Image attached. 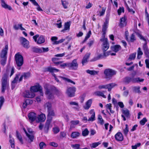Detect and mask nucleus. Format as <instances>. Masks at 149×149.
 Returning <instances> with one entry per match:
<instances>
[{"label": "nucleus", "mask_w": 149, "mask_h": 149, "mask_svg": "<svg viewBox=\"0 0 149 149\" xmlns=\"http://www.w3.org/2000/svg\"><path fill=\"white\" fill-rule=\"evenodd\" d=\"M116 72L113 70L108 68L106 69L104 72V73L107 79H110L112 77L116 74Z\"/></svg>", "instance_id": "1"}, {"label": "nucleus", "mask_w": 149, "mask_h": 149, "mask_svg": "<svg viewBox=\"0 0 149 149\" xmlns=\"http://www.w3.org/2000/svg\"><path fill=\"white\" fill-rule=\"evenodd\" d=\"M15 61L17 66H21L24 63L23 58L22 55L19 54H17L15 56Z\"/></svg>", "instance_id": "2"}, {"label": "nucleus", "mask_w": 149, "mask_h": 149, "mask_svg": "<svg viewBox=\"0 0 149 149\" xmlns=\"http://www.w3.org/2000/svg\"><path fill=\"white\" fill-rule=\"evenodd\" d=\"M30 90L34 93L39 91L41 95L43 96V93L42 90V88L39 85L31 86L30 88Z\"/></svg>", "instance_id": "3"}, {"label": "nucleus", "mask_w": 149, "mask_h": 149, "mask_svg": "<svg viewBox=\"0 0 149 149\" xmlns=\"http://www.w3.org/2000/svg\"><path fill=\"white\" fill-rule=\"evenodd\" d=\"M76 88L74 87L68 88H67L66 93L69 97H73L75 96Z\"/></svg>", "instance_id": "4"}, {"label": "nucleus", "mask_w": 149, "mask_h": 149, "mask_svg": "<svg viewBox=\"0 0 149 149\" xmlns=\"http://www.w3.org/2000/svg\"><path fill=\"white\" fill-rule=\"evenodd\" d=\"M78 64L77 60L74 59L71 63L69 62V68L72 70H77V69Z\"/></svg>", "instance_id": "5"}, {"label": "nucleus", "mask_w": 149, "mask_h": 149, "mask_svg": "<svg viewBox=\"0 0 149 149\" xmlns=\"http://www.w3.org/2000/svg\"><path fill=\"white\" fill-rule=\"evenodd\" d=\"M45 89V94L48 95V98L52 99L54 98L53 95L51 91L49 89V85L48 84H46L44 86Z\"/></svg>", "instance_id": "6"}, {"label": "nucleus", "mask_w": 149, "mask_h": 149, "mask_svg": "<svg viewBox=\"0 0 149 149\" xmlns=\"http://www.w3.org/2000/svg\"><path fill=\"white\" fill-rule=\"evenodd\" d=\"M35 95L34 93L32 92L30 90L25 91L23 93V96L24 97L28 98H33L34 97Z\"/></svg>", "instance_id": "7"}, {"label": "nucleus", "mask_w": 149, "mask_h": 149, "mask_svg": "<svg viewBox=\"0 0 149 149\" xmlns=\"http://www.w3.org/2000/svg\"><path fill=\"white\" fill-rule=\"evenodd\" d=\"M28 117L29 122L31 123H32L36 120L37 116L35 113L31 112L29 114Z\"/></svg>", "instance_id": "8"}, {"label": "nucleus", "mask_w": 149, "mask_h": 149, "mask_svg": "<svg viewBox=\"0 0 149 149\" xmlns=\"http://www.w3.org/2000/svg\"><path fill=\"white\" fill-rule=\"evenodd\" d=\"M8 45H5L4 48H3L0 54L1 58L7 57V54L8 50Z\"/></svg>", "instance_id": "9"}, {"label": "nucleus", "mask_w": 149, "mask_h": 149, "mask_svg": "<svg viewBox=\"0 0 149 149\" xmlns=\"http://www.w3.org/2000/svg\"><path fill=\"white\" fill-rule=\"evenodd\" d=\"M21 40L22 41V44L23 46L26 48H28L29 47V42L25 38L22 37L21 38Z\"/></svg>", "instance_id": "10"}, {"label": "nucleus", "mask_w": 149, "mask_h": 149, "mask_svg": "<svg viewBox=\"0 0 149 149\" xmlns=\"http://www.w3.org/2000/svg\"><path fill=\"white\" fill-rule=\"evenodd\" d=\"M8 86V81H1V92L4 93Z\"/></svg>", "instance_id": "11"}, {"label": "nucleus", "mask_w": 149, "mask_h": 149, "mask_svg": "<svg viewBox=\"0 0 149 149\" xmlns=\"http://www.w3.org/2000/svg\"><path fill=\"white\" fill-rule=\"evenodd\" d=\"M48 114L47 117V119L52 121V118L55 115V113L53 110H49L48 111Z\"/></svg>", "instance_id": "12"}, {"label": "nucleus", "mask_w": 149, "mask_h": 149, "mask_svg": "<svg viewBox=\"0 0 149 149\" xmlns=\"http://www.w3.org/2000/svg\"><path fill=\"white\" fill-rule=\"evenodd\" d=\"M38 120H36V121L38 122L39 121H44L46 119V117L45 114L43 113H41L37 117Z\"/></svg>", "instance_id": "13"}, {"label": "nucleus", "mask_w": 149, "mask_h": 149, "mask_svg": "<svg viewBox=\"0 0 149 149\" xmlns=\"http://www.w3.org/2000/svg\"><path fill=\"white\" fill-rule=\"evenodd\" d=\"M143 49L146 57L149 58V49L148 46H143Z\"/></svg>", "instance_id": "14"}, {"label": "nucleus", "mask_w": 149, "mask_h": 149, "mask_svg": "<svg viewBox=\"0 0 149 149\" xmlns=\"http://www.w3.org/2000/svg\"><path fill=\"white\" fill-rule=\"evenodd\" d=\"M32 100L29 99H27L25 100L23 104V107L24 108H26L28 105L31 104L33 103Z\"/></svg>", "instance_id": "15"}, {"label": "nucleus", "mask_w": 149, "mask_h": 149, "mask_svg": "<svg viewBox=\"0 0 149 149\" xmlns=\"http://www.w3.org/2000/svg\"><path fill=\"white\" fill-rule=\"evenodd\" d=\"M90 55L91 53H86L84 56L82 61L83 65H84L87 62V60L89 58Z\"/></svg>", "instance_id": "16"}, {"label": "nucleus", "mask_w": 149, "mask_h": 149, "mask_svg": "<svg viewBox=\"0 0 149 149\" xmlns=\"http://www.w3.org/2000/svg\"><path fill=\"white\" fill-rule=\"evenodd\" d=\"M89 113L91 115V117L88 119V121H93L95 120V113L93 110L92 109L89 111Z\"/></svg>", "instance_id": "17"}, {"label": "nucleus", "mask_w": 149, "mask_h": 149, "mask_svg": "<svg viewBox=\"0 0 149 149\" xmlns=\"http://www.w3.org/2000/svg\"><path fill=\"white\" fill-rule=\"evenodd\" d=\"M115 138L117 141H122L123 139L122 134L120 132L117 133L115 135Z\"/></svg>", "instance_id": "18"}, {"label": "nucleus", "mask_w": 149, "mask_h": 149, "mask_svg": "<svg viewBox=\"0 0 149 149\" xmlns=\"http://www.w3.org/2000/svg\"><path fill=\"white\" fill-rule=\"evenodd\" d=\"M1 5L5 9H7L9 10L12 9L10 6L6 4L4 0H1Z\"/></svg>", "instance_id": "19"}, {"label": "nucleus", "mask_w": 149, "mask_h": 149, "mask_svg": "<svg viewBox=\"0 0 149 149\" xmlns=\"http://www.w3.org/2000/svg\"><path fill=\"white\" fill-rule=\"evenodd\" d=\"M71 125L70 126V129L74 128L76 125L79 123V121L77 120H74L71 121Z\"/></svg>", "instance_id": "20"}, {"label": "nucleus", "mask_w": 149, "mask_h": 149, "mask_svg": "<svg viewBox=\"0 0 149 149\" xmlns=\"http://www.w3.org/2000/svg\"><path fill=\"white\" fill-rule=\"evenodd\" d=\"M45 71H48L51 73L58 72L59 70L52 67H49L46 69Z\"/></svg>", "instance_id": "21"}, {"label": "nucleus", "mask_w": 149, "mask_h": 149, "mask_svg": "<svg viewBox=\"0 0 149 149\" xmlns=\"http://www.w3.org/2000/svg\"><path fill=\"white\" fill-rule=\"evenodd\" d=\"M92 103V100L91 99L89 100L86 103V105L84 106V109H88L91 107Z\"/></svg>", "instance_id": "22"}, {"label": "nucleus", "mask_w": 149, "mask_h": 149, "mask_svg": "<svg viewBox=\"0 0 149 149\" xmlns=\"http://www.w3.org/2000/svg\"><path fill=\"white\" fill-rule=\"evenodd\" d=\"M132 82L133 83L143 82L144 80L143 79H141L139 77L134 78V77H132Z\"/></svg>", "instance_id": "23"}, {"label": "nucleus", "mask_w": 149, "mask_h": 149, "mask_svg": "<svg viewBox=\"0 0 149 149\" xmlns=\"http://www.w3.org/2000/svg\"><path fill=\"white\" fill-rule=\"evenodd\" d=\"M111 48L113 51L116 52L119 50H120L121 49V48L120 45H117L112 46Z\"/></svg>", "instance_id": "24"}, {"label": "nucleus", "mask_w": 149, "mask_h": 149, "mask_svg": "<svg viewBox=\"0 0 149 149\" xmlns=\"http://www.w3.org/2000/svg\"><path fill=\"white\" fill-rule=\"evenodd\" d=\"M107 26L108 23L107 22H105L103 26L102 29V36L104 37H105Z\"/></svg>", "instance_id": "25"}, {"label": "nucleus", "mask_w": 149, "mask_h": 149, "mask_svg": "<svg viewBox=\"0 0 149 149\" xmlns=\"http://www.w3.org/2000/svg\"><path fill=\"white\" fill-rule=\"evenodd\" d=\"M109 48V44L107 41H105L103 43L102 50L103 52H105Z\"/></svg>", "instance_id": "26"}, {"label": "nucleus", "mask_w": 149, "mask_h": 149, "mask_svg": "<svg viewBox=\"0 0 149 149\" xmlns=\"http://www.w3.org/2000/svg\"><path fill=\"white\" fill-rule=\"evenodd\" d=\"M45 42V38L42 36H40L37 40V43L38 44H41L44 43Z\"/></svg>", "instance_id": "27"}, {"label": "nucleus", "mask_w": 149, "mask_h": 149, "mask_svg": "<svg viewBox=\"0 0 149 149\" xmlns=\"http://www.w3.org/2000/svg\"><path fill=\"white\" fill-rule=\"evenodd\" d=\"M52 121L47 119L44 127L45 131H47L49 130L50 125Z\"/></svg>", "instance_id": "28"}, {"label": "nucleus", "mask_w": 149, "mask_h": 149, "mask_svg": "<svg viewBox=\"0 0 149 149\" xmlns=\"http://www.w3.org/2000/svg\"><path fill=\"white\" fill-rule=\"evenodd\" d=\"M139 37L141 40H142L145 42L143 44V46H144V45L147 46V44L148 43V38H147L144 37L141 35H139Z\"/></svg>", "instance_id": "29"}, {"label": "nucleus", "mask_w": 149, "mask_h": 149, "mask_svg": "<svg viewBox=\"0 0 149 149\" xmlns=\"http://www.w3.org/2000/svg\"><path fill=\"white\" fill-rule=\"evenodd\" d=\"M80 133L77 132H73L71 135V137L73 139L76 138L78 137L80 135Z\"/></svg>", "instance_id": "30"}, {"label": "nucleus", "mask_w": 149, "mask_h": 149, "mask_svg": "<svg viewBox=\"0 0 149 149\" xmlns=\"http://www.w3.org/2000/svg\"><path fill=\"white\" fill-rule=\"evenodd\" d=\"M8 72L6 71L5 73L4 74L2 77L1 81H8Z\"/></svg>", "instance_id": "31"}, {"label": "nucleus", "mask_w": 149, "mask_h": 149, "mask_svg": "<svg viewBox=\"0 0 149 149\" xmlns=\"http://www.w3.org/2000/svg\"><path fill=\"white\" fill-rule=\"evenodd\" d=\"M104 58V56L102 54H99L96 56L95 57L92 59V61H95L97 60Z\"/></svg>", "instance_id": "32"}, {"label": "nucleus", "mask_w": 149, "mask_h": 149, "mask_svg": "<svg viewBox=\"0 0 149 149\" xmlns=\"http://www.w3.org/2000/svg\"><path fill=\"white\" fill-rule=\"evenodd\" d=\"M126 19L124 17H122L120 19L119 26L121 27H123L125 25Z\"/></svg>", "instance_id": "33"}, {"label": "nucleus", "mask_w": 149, "mask_h": 149, "mask_svg": "<svg viewBox=\"0 0 149 149\" xmlns=\"http://www.w3.org/2000/svg\"><path fill=\"white\" fill-rule=\"evenodd\" d=\"M23 130L26 134V136L30 140V141L31 142H32L33 141L34 139V136L32 135H30V134H28L25 128H23Z\"/></svg>", "instance_id": "34"}, {"label": "nucleus", "mask_w": 149, "mask_h": 149, "mask_svg": "<svg viewBox=\"0 0 149 149\" xmlns=\"http://www.w3.org/2000/svg\"><path fill=\"white\" fill-rule=\"evenodd\" d=\"M94 94L98 96H102L104 98H106V96L104 95L102 92L97 91L95 92Z\"/></svg>", "instance_id": "35"}, {"label": "nucleus", "mask_w": 149, "mask_h": 149, "mask_svg": "<svg viewBox=\"0 0 149 149\" xmlns=\"http://www.w3.org/2000/svg\"><path fill=\"white\" fill-rule=\"evenodd\" d=\"M140 87L139 86H133L132 87L133 91L135 93H141V91L140 90Z\"/></svg>", "instance_id": "36"}, {"label": "nucleus", "mask_w": 149, "mask_h": 149, "mask_svg": "<svg viewBox=\"0 0 149 149\" xmlns=\"http://www.w3.org/2000/svg\"><path fill=\"white\" fill-rule=\"evenodd\" d=\"M143 54V52L141 50V49L140 47H139L137 50V58L138 59H140L142 55Z\"/></svg>", "instance_id": "37"}, {"label": "nucleus", "mask_w": 149, "mask_h": 149, "mask_svg": "<svg viewBox=\"0 0 149 149\" xmlns=\"http://www.w3.org/2000/svg\"><path fill=\"white\" fill-rule=\"evenodd\" d=\"M70 24L69 22H67L65 24L64 29L62 30L61 31L62 32H64L65 31L67 30H69L70 29Z\"/></svg>", "instance_id": "38"}, {"label": "nucleus", "mask_w": 149, "mask_h": 149, "mask_svg": "<svg viewBox=\"0 0 149 149\" xmlns=\"http://www.w3.org/2000/svg\"><path fill=\"white\" fill-rule=\"evenodd\" d=\"M106 108L107 109V111L109 113L110 115V114L109 113L108 111V110H109L110 112L112 113H113L114 112V111L113 110H111V105L110 104H107L106 106Z\"/></svg>", "instance_id": "39"}, {"label": "nucleus", "mask_w": 149, "mask_h": 149, "mask_svg": "<svg viewBox=\"0 0 149 149\" xmlns=\"http://www.w3.org/2000/svg\"><path fill=\"white\" fill-rule=\"evenodd\" d=\"M80 145L79 144H74L71 145V147L74 149H89L86 147L84 148H80Z\"/></svg>", "instance_id": "40"}, {"label": "nucleus", "mask_w": 149, "mask_h": 149, "mask_svg": "<svg viewBox=\"0 0 149 149\" xmlns=\"http://www.w3.org/2000/svg\"><path fill=\"white\" fill-rule=\"evenodd\" d=\"M32 51L33 52L37 53H42V49L41 48H38L35 47H33L32 48Z\"/></svg>", "instance_id": "41"}, {"label": "nucleus", "mask_w": 149, "mask_h": 149, "mask_svg": "<svg viewBox=\"0 0 149 149\" xmlns=\"http://www.w3.org/2000/svg\"><path fill=\"white\" fill-rule=\"evenodd\" d=\"M86 72L88 74H90L92 75H95L97 74L98 72V71H97L94 70H86Z\"/></svg>", "instance_id": "42"}, {"label": "nucleus", "mask_w": 149, "mask_h": 149, "mask_svg": "<svg viewBox=\"0 0 149 149\" xmlns=\"http://www.w3.org/2000/svg\"><path fill=\"white\" fill-rule=\"evenodd\" d=\"M62 5L64 9L68 8L69 3L65 1L61 0Z\"/></svg>", "instance_id": "43"}, {"label": "nucleus", "mask_w": 149, "mask_h": 149, "mask_svg": "<svg viewBox=\"0 0 149 149\" xmlns=\"http://www.w3.org/2000/svg\"><path fill=\"white\" fill-rule=\"evenodd\" d=\"M9 137L10 138L9 142L11 144V147L12 148H14L15 146L14 139L11 138L10 135H9Z\"/></svg>", "instance_id": "44"}, {"label": "nucleus", "mask_w": 149, "mask_h": 149, "mask_svg": "<svg viewBox=\"0 0 149 149\" xmlns=\"http://www.w3.org/2000/svg\"><path fill=\"white\" fill-rule=\"evenodd\" d=\"M124 81L125 83L128 84L132 82V78L130 77H126L124 79Z\"/></svg>", "instance_id": "45"}, {"label": "nucleus", "mask_w": 149, "mask_h": 149, "mask_svg": "<svg viewBox=\"0 0 149 149\" xmlns=\"http://www.w3.org/2000/svg\"><path fill=\"white\" fill-rule=\"evenodd\" d=\"M16 137L19 140V141L22 144L23 143V141L22 137L21 135L19 134L17 131H16Z\"/></svg>", "instance_id": "46"}, {"label": "nucleus", "mask_w": 149, "mask_h": 149, "mask_svg": "<svg viewBox=\"0 0 149 149\" xmlns=\"http://www.w3.org/2000/svg\"><path fill=\"white\" fill-rule=\"evenodd\" d=\"M122 112L126 117H128L129 116V111L127 109H123L122 110Z\"/></svg>", "instance_id": "47"}, {"label": "nucleus", "mask_w": 149, "mask_h": 149, "mask_svg": "<svg viewBox=\"0 0 149 149\" xmlns=\"http://www.w3.org/2000/svg\"><path fill=\"white\" fill-rule=\"evenodd\" d=\"M98 119L99 123L101 125H103L104 123V121L101 115H98Z\"/></svg>", "instance_id": "48"}, {"label": "nucleus", "mask_w": 149, "mask_h": 149, "mask_svg": "<svg viewBox=\"0 0 149 149\" xmlns=\"http://www.w3.org/2000/svg\"><path fill=\"white\" fill-rule=\"evenodd\" d=\"M24 79H27L31 76V74L29 72H24L22 74Z\"/></svg>", "instance_id": "49"}, {"label": "nucleus", "mask_w": 149, "mask_h": 149, "mask_svg": "<svg viewBox=\"0 0 149 149\" xmlns=\"http://www.w3.org/2000/svg\"><path fill=\"white\" fill-rule=\"evenodd\" d=\"M89 131L87 128H86L82 131V135L84 136L88 135L89 134Z\"/></svg>", "instance_id": "50"}, {"label": "nucleus", "mask_w": 149, "mask_h": 149, "mask_svg": "<svg viewBox=\"0 0 149 149\" xmlns=\"http://www.w3.org/2000/svg\"><path fill=\"white\" fill-rule=\"evenodd\" d=\"M60 67L64 69L66 67L69 68V62L65 63H63L60 65Z\"/></svg>", "instance_id": "51"}, {"label": "nucleus", "mask_w": 149, "mask_h": 149, "mask_svg": "<svg viewBox=\"0 0 149 149\" xmlns=\"http://www.w3.org/2000/svg\"><path fill=\"white\" fill-rule=\"evenodd\" d=\"M123 133L125 135H127L129 132L128 126L127 124L125 125V128L123 130Z\"/></svg>", "instance_id": "52"}, {"label": "nucleus", "mask_w": 149, "mask_h": 149, "mask_svg": "<svg viewBox=\"0 0 149 149\" xmlns=\"http://www.w3.org/2000/svg\"><path fill=\"white\" fill-rule=\"evenodd\" d=\"M1 60L0 62L1 64L3 65H4L6 63L7 57L5 58H1Z\"/></svg>", "instance_id": "53"}, {"label": "nucleus", "mask_w": 149, "mask_h": 149, "mask_svg": "<svg viewBox=\"0 0 149 149\" xmlns=\"http://www.w3.org/2000/svg\"><path fill=\"white\" fill-rule=\"evenodd\" d=\"M53 130L54 134H56L58 133L60 131V129L57 126L54 127L53 128Z\"/></svg>", "instance_id": "54"}, {"label": "nucleus", "mask_w": 149, "mask_h": 149, "mask_svg": "<svg viewBox=\"0 0 149 149\" xmlns=\"http://www.w3.org/2000/svg\"><path fill=\"white\" fill-rule=\"evenodd\" d=\"M136 53L134 52L130 55L129 59L131 60H134L136 56Z\"/></svg>", "instance_id": "55"}, {"label": "nucleus", "mask_w": 149, "mask_h": 149, "mask_svg": "<svg viewBox=\"0 0 149 149\" xmlns=\"http://www.w3.org/2000/svg\"><path fill=\"white\" fill-rule=\"evenodd\" d=\"M60 77L63 80L67 81L68 82H70L73 84H75V83L74 81H72L69 79L63 77Z\"/></svg>", "instance_id": "56"}, {"label": "nucleus", "mask_w": 149, "mask_h": 149, "mask_svg": "<svg viewBox=\"0 0 149 149\" xmlns=\"http://www.w3.org/2000/svg\"><path fill=\"white\" fill-rule=\"evenodd\" d=\"M147 121V120L146 118H144L140 121V123L141 125H145Z\"/></svg>", "instance_id": "57"}, {"label": "nucleus", "mask_w": 149, "mask_h": 149, "mask_svg": "<svg viewBox=\"0 0 149 149\" xmlns=\"http://www.w3.org/2000/svg\"><path fill=\"white\" fill-rule=\"evenodd\" d=\"M4 99L3 97H0V109L1 108L4 102Z\"/></svg>", "instance_id": "58"}, {"label": "nucleus", "mask_w": 149, "mask_h": 149, "mask_svg": "<svg viewBox=\"0 0 149 149\" xmlns=\"http://www.w3.org/2000/svg\"><path fill=\"white\" fill-rule=\"evenodd\" d=\"M20 75L19 74H16L15 77L14 78V80L12 81L14 83H16L18 80L19 76Z\"/></svg>", "instance_id": "59"}, {"label": "nucleus", "mask_w": 149, "mask_h": 149, "mask_svg": "<svg viewBox=\"0 0 149 149\" xmlns=\"http://www.w3.org/2000/svg\"><path fill=\"white\" fill-rule=\"evenodd\" d=\"M91 31H89L88 33L86 34V36L85 37V38L84 40V42H85L90 36L91 35Z\"/></svg>", "instance_id": "60"}, {"label": "nucleus", "mask_w": 149, "mask_h": 149, "mask_svg": "<svg viewBox=\"0 0 149 149\" xmlns=\"http://www.w3.org/2000/svg\"><path fill=\"white\" fill-rule=\"evenodd\" d=\"M124 9L123 7H120L118 10V15H120L121 12L124 13Z\"/></svg>", "instance_id": "61"}, {"label": "nucleus", "mask_w": 149, "mask_h": 149, "mask_svg": "<svg viewBox=\"0 0 149 149\" xmlns=\"http://www.w3.org/2000/svg\"><path fill=\"white\" fill-rule=\"evenodd\" d=\"M100 144V143L99 142L94 143L91 144V148H95L98 146Z\"/></svg>", "instance_id": "62"}, {"label": "nucleus", "mask_w": 149, "mask_h": 149, "mask_svg": "<svg viewBox=\"0 0 149 149\" xmlns=\"http://www.w3.org/2000/svg\"><path fill=\"white\" fill-rule=\"evenodd\" d=\"M125 6H126V8H127L128 11L129 12H132V13H133V14H134L135 13V11H134L132 9H130L129 8V7L128 6V5H127V3H125Z\"/></svg>", "instance_id": "63"}, {"label": "nucleus", "mask_w": 149, "mask_h": 149, "mask_svg": "<svg viewBox=\"0 0 149 149\" xmlns=\"http://www.w3.org/2000/svg\"><path fill=\"white\" fill-rule=\"evenodd\" d=\"M105 10L106 9L105 8H102V10L101 11H99V13H100L99 15L100 16H103L105 13Z\"/></svg>", "instance_id": "64"}]
</instances>
